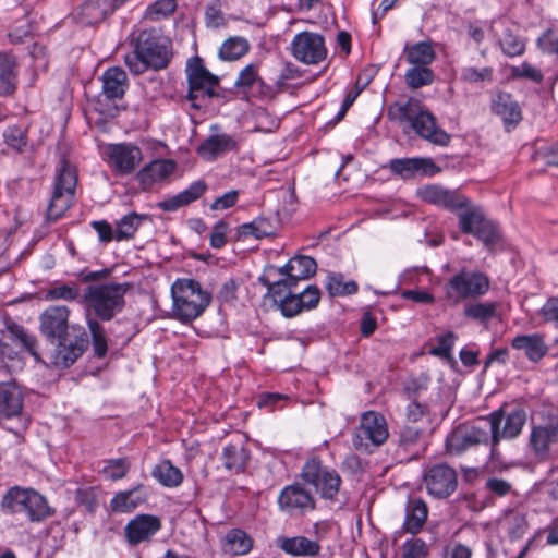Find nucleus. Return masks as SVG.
<instances>
[{
    "mask_svg": "<svg viewBox=\"0 0 558 558\" xmlns=\"http://www.w3.org/2000/svg\"><path fill=\"white\" fill-rule=\"evenodd\" d=\"M280 85L275 80L274 83L265 82L259 75L257 77L254 88L248 94L260 100H272L281 93Z\"/></svg>",
    "mask_w": 558,
    "mask_h": 558,
    "instance_id": "6e6d98bb",
    "label": "nucleus"
},
{
    "mask_svg": "<svg viewBox=\"0 0 558 558\" xmlns=\"http://www.w3.org/2000/svg\"><path fill=\"white\" fill-rule=\"evenodd\" d=\"M151 476L165 487H178L183 481L181 470L168 459L161 460L151 470Z\"/></svg>",
    "mask_w": 558,
    "mask_h": 558,
    "instance_id": "ea45409f",
    "label": "nucleus"
},
{
    "mask_svg": "<svg viewBox=\"0 0 558 558\" xmlns=\"http://www.w3.org/2000/svg\"><path fill=\"white\" fill-rule=\"evenodd\" d=\"M258 68L257 63H250L245 68H243L236 81L234 82V86L241 89L244 94H248V92L254 88L258 77Z\"/></svg>",
    "mask_w": 558,
    "mask_h": 558,
    "instance_id": "4d7b16f0",
    "label": "nucleus"
},
{
    "mask_svg": "<svg viewBox=\"0 0 558 558\" xmlns=\"http://www.w3.org/2000/svg\"><path fill=\"white\" fill-rule=\"evenodd\" d=\"M19 63L15 54L0 51V96L13 95L17 89Z\"/></svg>",
    "mask_w": 558,
    "mask_h": 558,
    "instance_id": "7c9ffc66",
    "label": "nucleus"
},
{
    "mask_svg": "<svg viewBox=\"0 0 558 558\" xmlns=\"http://www.w3.org/2000/svg\"><path fill=\"white\" fill-rule=\"evenodd\" d=\"M236 142L229 134L209 135L197 148V154L207 161L215 160L219 155L236 149Z\"/></svg>",
    "mask_w": 558,
    "mask_h": 558,
    "instance_id": "2f4dec72",
    "label": "nucleus"
},
{
    "mask_svg": "<svg viewBox=\"0 0 558 558\" xmlns=\"http://www.w3.org/2000/svg\"><path fill=\"white\" fill-rule=\"evenodd\" d=\"M23 404L24 393L16 381H0V420L19 416Z\"/></svg>",
    "mask_w": 558,
    "mask_h": 558,
    "instance_id": "a878e982",
    "label": "nucleus"
},
{
    "mask_svg": "<svg viewBox=\"0 0 558 558\" xmlns=\"http://www.w3.org/2000/svg\"><path fill=\"white\" fill-rule=\"evenodd\" d=\"M434 77V72L428 66L414 65L404 74L407 85L413 89L430 85Z\"/></svg>",
    "mask_w": 558,
    "mask_h": 558,
    "instance_id": "3c124183",
    "label": "nucleus"
},
{
    "mask_svg": "<svg viewBox=\"0 0 558 558\" xmlns=\"http://www.w3.org/2000/svg\"><path fill=\"white\" fill-rule=\"evenodd\" d=\"M389 169L393 174L399 175L403 180L416 177H433L441 171L440 167L432 158L424 157L391 159Z\"/></svg>",
    "mask_w": 558,
    "mask_h": 558,
    "instance_id": "412c9836",
    "label": "nucleus"
},
{
    "mask_svg": "<svg viewBox=\"0 0 558 558\" xmlns=\"http://www.w3.org/2000/svg\"><path fill=\"white\" fill-rule=\"evenodd\" d=\"M146 500L145 487L143 484H138L129 490L117 493L110 501V507L113 512H131Z\"/></svg>",
    "mask_w": 558,
    "mask_h": 558,
    "instance_id": "f704fd0d",
    "label": "nucleus"
},
{
    "mask_svg": "<svg viewBox=\"0 0 558 558\" xmlns=\"http://www.w3.org/2000/svg\"><path fill=\"white\" fill-rule=\"evenodd\" d=\"M0 509L4 514L24 513L29 522L39 523L56 513L45 496L33 488L10 487L1 498Z\"/></svg>",
    "mask_w": 558,
    "mask_h": 558,
    "instance_id": "0eeeda50",
    "label": "nucleus"
},
{
    "mask_svg": "<svg viewBox=\"0 0 558 558\" xmlns=\"http://www.w3.org/2000/svg\"><path fill=\"white\" fill-rule=\"evenodd\" d=\"M133 51L124 58L129 70L143 74L148 69L160 71L166 69L172 57V41L159 28H145L131 36Z\"/></svg>",
    "mask_w": 558,
    "mask_h": 558,
    "instance_id": "f03ea898",
    "label": "nucleus"
},
{
    "mask_svg": "<svg viewBox=\"0 0 558 558\" xmlns=\"http://www.w3.org/2000/svg\"><path fill=\"white\" fill-rule=\"evenodd\" d=\"M250 50V43L244 37H229L219 48L218 56L223 61H235L246 54Z\"/></svg>",
    "mask_w": 558,
    "mask_h": 558,
    "instance_id": "a18cd8bd",
    "label": "nucleus"
},
{
    "mask_svg": "<svg viewBox=\"0 0 558 558\" xmlns=\"http://www.w3.org/2000/svg\"><path fill=\"white\" fill-rule=\"evenodd\" d=\"M407 420L410 423H416L424 417H429L430 410L426 403L418 402L416 399L410 401L407 407Z\"/></svg>",
    "mask_w": 558,
    "mask_h": 558,
    "instance_id": "0e129e2a",
    "label": "nucleus"
},
{
    "mask_svg": "<svg viewBox=\"0 0 558 558\" xmlns=\"http://www.w3.org/2000/svg\"><path fill=\"white\" fill-rule=\"evenodd\" d=\"M276 545L284 554L293 557H316L322 551V545L303 535L279 536L276 538Z\"/></svg>",
    "mask_w": 558,
    "mask_h": 558,
    "instance_id": "bb28decb",
    "label": "nucleus"
},
{
    "mask_svg": "<svg viewBox=\"0 0 558 558\" xmlns=\"http://www.w3.org/2000/svg\"><path fill=\"white\" fill-rule=\"evenodd\" d=\"M428 383L429 377L424 374L418 377L409 378L404 386L409 399H416L421 391L426 390Z\"/></svg>",
    "mask_w": 558,
    "mask_h": 558,
    "instance_id": "69168bd1",
    "label": "nucleus"
},
{
    "mask_svg": "<svg viewBox=\"0 0 558 558\" xmlns=\"http://www.w3.org/2000/svg\"><path fill=\"white\" fill-rule=\"evenodd\" d=\"M291 54L305 64H318L327 57L323 35L313 32L298 33L291 41Z\"/></svg>",
    "mask_w": 558,
    "mask_h": 558,
    "instance_id": "f3484780",
    "label": "nucleus"
},
{
    "mask_svg": "<svg viewBox=\"0 0 558 558\" xmlns=\"http://www.w3.org/2000/svg\"><path fill=\"white\" fill-rule=\"evenodd\" d=\"M459 228L464 234H472L485 245H494L499 240L496 225L485 218L478 207L468 205L462 213L458 215Z\"/></svg>",
    "mask_w": 558,
    "mask_h": 558,
    "instance_id": "dca6fc26",
    "label": "nucleus"
},
{
    "mask_svg": "<svg viewBox=\"0 0 558 558\" xmlns=\"http://www.w3.org/2000/svg\"><path fill=\"white\" fill-rule=\"evenodd\" d=\"M131 283L106 282L90 284L80 300L88 316L99 322H110L125 307V294L131 289Z\"/></svg>",
    "mask_w": 558,
    "mask_h": 558,
    "instance_id": "20e7f679",
    "label": "nucleus"
},
{
    "mask_svg": "<svg viewBox=\"0 0 558 558\" xmlns=\"http://www.w3.org/2000/svg\"><path fill=\"white\" fill-rule=\"evenodd\" d=\"M221 1L214 0L208 3L205 9V21L208 27L218 28L225 25V19L221 11Z\"/></svg>",
    "mask_w": 558,
    "mask_h": 558,
    "instance_id": "e2e57ef3",
    "label": "nucleus"
},
{
    "mask_svg": "<svg viewBox=\"0 0 558 558\" xmlns=\"http://www.w3.org/2000/svg\"><path fill=\"white\" fill-rule=\"evenodd\" d=\"M458 336L453 331L436 336L437 345L429 349L428 353L433 356L450 360L452 349Z\"/></svg>",
    "mask_w": 558,
    "mask_h": 558,
    "instance_id": "5fc2aeb1",
    "label": "nucleus"
},
{
    "mask_svg": "<svg viewBox=\"0 0 558 558\" xmlns=\"http://www.w3.org/2000/svg\"><path fill=\"white\" fill-rule=\"evenodd\" d=\"M101 92L94 101V110L104 117L114 118L120 112L122 101L129 88L126 72L120 66L108 68L100 77Z\"/></svg>",
    "mask_w": 558,
    "mask_h": 558,
    "instance_id": "9d476101",
    "label": "nucleus"
},
{
    "mask_svg": "<svg viewBox=\"0 0 558 558\" xmlns=\"http://www.w3.org/2000/svg\"><path fill=\"white\" fill-rule=\"evenodd\" d=\"M110 4L106 0H86L80 9L82 23L94 25L110 15Z\"/></svg>",
    "mask_w": 558,
    "mask_h": 558,
    "instance_id": "a19ab883",
    "label": "nucleus"
},
{
    "mask_svg": "<svg viewBox=\"0 0 558 558\" xmlns=\"http://www.w3.org/2000/svg\"><path fill=\"white\" fill-rule=\"evenodd\" d=\"M510 73L512 78H526L536 84L542 83L544 80L542 71L527 62H523L518 66H511Z\"/></svg>",
    "mask_w": 558,
    "mask_h": 558,
    "instance_id": "052dcab7",
    "label": "nucleus"
},
{
    "mask_svg": "<svg viewBox=\"0 0 558 558\" xmlns=\"http://www.w3.org/2000/svg\"><path fill=\"white\" fill-rule=\"evenodd\" d=\"M490 289L487 274L478 269L462 267L444 284L445 300L449 305H458L468 300H478Z\"/></svg>",
    "mask_w": 558,
    "mask_h": 558,
    "instance_id": "6e6552de",
    "label": "nucleus"
},
{
    "mask_svg": "<svg viewBox=\"0 0 558 558\" xmlns=\"http://www.w3.org/2000/svg\"><path fill=\"white\" fill-rule=\"evenodd\" d=\"M208 185L204 180L194 181L187 189L177 195L165 198L157 204V207L163 211H175L181 207L187 206L199 199L207 191Z\"/></svg>",
    "mask_w": 558,
    "mask_h": 558,
    "instance_id": "c756f323",
    "label": "nucleus"
},
{
    "mask_svg": "<svg viewBox=\"0 0 558 558\" xmlns=\"http://www.w3.org/2000/svg\"><path fill=\"white\" fill-rule=\"evenodd\" d=\"M538 47L546 53L558 54V35L551 29L546 31L538 39Z\"/></svg>",
    "mask_w": 558,
    "mask_h": 558,
    "instance_id": "774afa93",
    "label": "nucleus"
},
{
    "mask_svg": "<svg viewBox=\"0 0 558 558\" xmlns=\"http://www.w3.org/2000/svg\"><path fill=\"white\" fill-rule=\"evenodd\" d=\"M487 421L489 422L493 440L497 444L502 439H514L521 434L526 422V412L521 407H514L509 411L500 408L489 413Z\"/></svg>",
    "mask_w": 558,
    "mask_h": 558,
    "instance_id": "2eb2a0df",
    "label": "nucleus"
},
{
    "mask_svg": "<svg viewBox=\"0 0 558 558\" xmlns=\"http://www.w3.org/2000/svg\"><path fill=\"white\" fill-rule=\"evenodd\" d=\"M220 458L226 470L233 474H242L251 460V452L244 446L228 444L222 448Z\"/></svg>",
    "mask_w": 558,
    "mask_h": 558,
    "instance_id": "c9c22d12",
    "label": "nucleus"
},
{
    "mask_svg": "<svg viewBox=\"0 0 558 558\" xmlns=\"http://www.w3.org/2000/svg\"><path fill=\"white\" fill-rule=\"evenodd\" d=\"M387 116L390 121L400 124L404 133L411 130L423 140L442 147L450 143L451 136L437 125L434 114L416 98L389 105Z\"/></svg>",
    "mask_w": 558,
    "mask_h": 558,
    "instance_id": "7ed1b4c3",
    "label": "nucleus"
},
{
    "mask_svg": "<svg viewBox=\"0 0 558 558\" xmlns=\"http://www.w3.org/2000/svg\"><path fill=\"white\" fill-rule=\"evenodd\" d=\"M229 229V225L225 220H219L215 223L211 234H210V246L213 248H221L227 243V231Z\"/></svg>",
    "mask_w": 558,
    "mask_h": 558,
    "instance_id": "338daca9",
    "label": "nucleus"
},
{
    "mask_svg": "<svg viewBox=\"0 0 558 558\" xmlns=\"http://www.w3.org/2000/svg\"><path fill=\"white\" fill-rule=\"evenodd\" d=\"M389 436L387 421L380 413L368 411L362 414L360 425L352 436L356 450L368 451L369 446L383 445Z\"/></svg>",
    "mask_w": 558,
    "mask_h": 558,
    "instance_id": "4468645a",
    "label": "nucleus"
},
{
    "mask_svg": "<svg viewBox=\"0 0 558 558\" xmlns=\"http://www.w3.org/2000/svg\"><path fill=\"white\" fill-rule=\"evenodd\" d=\"M428 515L426 502L421 498H409L402 529L405 533L417 534L423 529Z\"/></svg>",
    "mask_w": 558,
    "mask_h": 558,
    "instance_id": "72a5a7b5",
    "label": "nucleus"
},
{
    "mask_svg": "<svg viewBox=\"0 0 558 558\" xmlns=\"http://www.w3.org/2000/svg\"><path fill=\"white\" fill-rule=\"evenodd\" d=\"M185 72L189 83L186 99L193 108L201 109L207 105V100L218 96L214 88L219 84V78L205 68L201 57L187 59Z\"/></svg>",
    "mask_w": 558,
    "mask_h": 558,
    "instance_id": "9b49d317",
    "label": "nucleus"
},
{
    "mask_svg": "<svg viewBox=\"0 0 558 558\" xmlns=\"http://www.w3.org/2000/svg\"><path fill=\"white\" fill-rule=\"evenodd\" d=\"M405 59L410 64L418 66L429 65L436 58L430 41H420L412 46H405Z\"/></svg>",
    "mask_w": 558,
    "mask_h": 558,
    "instance_id": "37998d69",
    "label": "nucleus"
},
{
    "mask_svg": "<svg viewBox=\"0 0 558 558\" xmlns=\"http://www.w3.org/2000/svg\"><path fill=\"white\" fill-rule=\"evenodd\" d=\"M492 111L500 117L506 131L513 130L522 120V111L510 93L498 92L492 100Z\"/></svg>",
    "mask_w": 558,
    "mask_h": 558,
    "instance_id": "393cba45",
    "label": "nucleus"
},
{
    "mask_svg": "<svg viewBox=\"0 0 558 558\" xmlns=\"http://www.w3.org/2000/svg\"><path fill=\"white\" fill-rule=\"evenodd\" d=\"M498 44L504 54L509 58L522 56L525 51V39L510 27L504 29Z\"/></svg>",
    "mask_w": 558,
    "mask_h": 558,
    "instance_id": "49530a36",
    "label": "nucleus"
},
{
    "mask_svg": "<svg viewBox=\"0 0 558 558\" xmlns=\"http://www.w3.org/2000/svg\"><path fill=\"white\" fill-rule=\"evenodd\" d=\"M87 326L92 337V345L95 356L102 359L106 356L108 351V342L104 326L96 318L88 316Z\"/></svg>",
    "mask_w": 558,
    "mask_h": 558,
    "instance_id": "de8ad7c7",
    "label": "nucleus"
},
{
    "mask_svg": "<svg viewBox=\"0 0 558 558\" xmlns=\"http://www.w3.org/2000/svg\"><path fill=\"white\" fill-rule=\"evenodd\" d=\"M3 140L8 147L16 153H24L28 147L27 130L21 125H9L3 131Z\"/></svg>",
    "mask_w": 558,
    "mask_h": 558,
    "instance_id": "8fccbe9b",
    "label": "nucleus"
},
{
    "mask_svg": "<svg viewBox=\"0 0 558 558\" xmlns=\"http://www.w3.org/2000/svg\"><path fill=\"white\" fill-rule=\"evenodd\" d=\"M5 326L10 335V339L13 341H19L23 347H25L29 351V353L33 356H35L36 360H38L39 356L35 350L36 340L29 337L24 331V328L21 325L16 324L11 319L5 322Z\"/></svg>",
    "mask_w": 558,
    "mask_h": 558,
    "instance_id": "603ef678",
    "label": "nucleus"
},
{
    "mask_svg": "<svg viewBox=\"0 0 558 558\" xmlns=\"http://www.w3.org/2000/svg\"><path fill=\"white\" fill-rule=\"evenodd\" d=\"M511 345L515 350H522L525 356L536 363L541 361L548 352V347L538 333L520 335L512 339Z\"/></svg>",
    "mask_w": 558,
    "mask_h": 558,
    "instance_id": "e433bc0d",
    "label": "nucleus"
},
{
    "mask_svg": "<svg viewBox=\"0 0 558 558\" xmlns=\"http://www.w3.org/2000/svg\"><path fill=\"white\" fill-rule=\"evenodd\" d=\"M107 155L119 174L133 172L143 158L142 150L137 146L126 143L110 144L107 147Z\"/></svg>",
    "mask_w": 558,
    "mask_h": 558,
    "instance_id": "b1692460",
    "label": "nucleus"
},
{
    "mask_svg": "<svg viewBox=\"0 0 558 558\" xmlns=\"http://www.w3.org/2000/svg\"><path fill=\"white\" fill-rule=\"evenodd\" d=\"M465 304L463 315L465 318L476 322L480 325L486 326L492 319L497 317L498 302H480L473 300Z\"/></svg>",
    "mask_w": 558,
    "mask_h": 558,
    "instance_id": "4c0bfd02",
    "label": "nucleus"
},
{
    "mask_svg": "<svg viewBox=\"0 0 558 558\" xmlns=\"http://www.w3.org/2000/svg\"><path fill=\"white\" fill-rule=\"evenodd\" d=\"M417 194L422 201L442 207L452 213L466 208L470 202L457 190H448L436 184H429L421 187Z\"/></svg>",
    "mask_w": 558,
    "mask_h": 558,
    "instance_id": "6ab92c4d",
    "label": "nucleus"
},
{
    "mask_svg": "<svg viewBox=\"0 0 558 558\" xmlns=\"http://www.w3.org/2000/svg\"><path fill=\"white\" fill-rule=\"evenodd\" d=\"M344 277L340 272L329 274L327 277L326 289L331 296L351 295L357 292V283L354 280L344 282Z\"/></svg>",
    "mask_w": 558,
    "mask_h": 558,
    "instance_id": "09e8293b",
    "label": "nucleus"
},
{
    "mask_svg": "<svg viewBox=\"0 0 558 558\" xmlns=\"http://www.w3.org/2000/svg\"><path fill=\"white\" fill-rule=\"evenodd\" d=\"M47 298L50 300L74 301L80 298L77 284H60L48 290Z\"/></svg>",
    "mask_w": 558,
    "mask_h": 558,
    "instance_id": "680f3d73",
    "label": "nucleus"
},
{
    "mask_svg": "<svg viewBox=\"0 0 558 558\" xmlns=\"http://www.w3.org/2000/svg\"><path fill=\"white\" fill-rule=\"evenodd\" d=\"M172 314L187 324L199 317L211 302V294L193 278H178L171 286Z\"/></svg>",
    "mask_w": 558,
    "mask_h": 558,
    "instance_id": "39448f33",
    "label": "nucleus"
},
{
    "mask_svg": "<svg viewBox=\"0 0 558 558\" xmlns=\"http://www.w3.org/2000/svg\"><path fill=\"white\" fill-rule=\"evenodd\" d=\"M148 216L145 214H137L135 211L129 213L116 222L114 240L120 242L132 239L138 227L143 221L147 220Z\"/></svg>",
    "mask_w": 558,
    "mask_h": 558,
    "instance_id": "79ce46f5",
    "label": "nucleus"
},
{
    "mask_svg": "<svg viewBox=\"0 0 558 558\" xmlns=\"http://www.w3.org/2000/svg\"><path fill=\"white\" fill-rule=\"evenodd\" d=\"M301 476L304 482L315 487L322 498L336 499L341 485V477L337 471L324 468L319 458L308 459L302 468Z\"/></svg>",
    "mask_w": 558,
    "mask_h": 558,
    "instance_id": "ddd939ff",
    "label": "nucleus"
},
{
    "mask_svg": "<svg viewBox=\"0 0 558 558\" xmlns=\"http://www.w3.org/2000/svg\"><path fill=\"white\" fill-rule=\"evenodd\" d=\"M70 310L64 305H51L39 317V330L47 343L46 355L56 367L72 366L88 348L84 327L69 324Z\"/></svg>",
    "mask_w": 558,
    "mask_h": 558,
    "instance_id": "f257e3e1",
    "label": "nucleus"
},
{
    "mask_svg": "<svg viewBox=\"0 0 558 558\" xmlns=\"http://www.w3.org/2000/svg\"><path fill=\"white\" fill-rule=\"evenodd\" d=\"M275 233V227L271 219L265 217H257L253 221L243 223L239 227V238L254 236L255 239H263Z\"/></svg>",
    "mask_w": 558,
    "mask_h": 558,
    "instance_id": "c03bdc74",
    "label": "nucleus"
},
{
    "mask_svg": "<svg viewBox=\"0 0 558 558\" xmlns=\"http://www.w3.org/2000/svg\"><path fill=\"white\" fill-rule=\"evenodd\" d=\"M130 470V463L123 459H110L106 461L102 473L106 477L117 481L123 478Z\"/></svg>",
    "mask_w": 558,
    "mask_h": 558,
    "instance_id": "bf43d9fd",
    "label": "nucleus"
},
{
    "mask_svg": "<svg viewBox=\"0 0 558 558\" xmlns=\"http://www.w3.org/2000/svg\"><path fill=\"white\" fill-rule=\"evenodd\" d=\"M424 429L412 424L403 425L398 434L397 440V454H408L403 457L404 460L417 459L421 451L424 449L422 438Z\"/></svg>",
    "mask_w": 558,
    "mask_h": 558,
    "instance_id": "cd10ccee",
    "label": "nucleus"
},
{
    "mask_svg": "<svg viewBox=\"0 0 558 558\" xmlns=\"http://www.w3.org/2000/svg\"><path fill=\"white\" fill-rule=\"evenodd\" d=\"M177 10V0H156L147 7L145 17L151 21H160L169 17Z\"/></svg>",
    "mask_w": 558,
    "mask_h": 558,
    "instance_id": "864d4df0",
    "label": "nucleus"
},
{
    "mask_svg": "<svg viewBox=\"0 0 558 558\" xmlns=\"http://www.w3.org/2000/svg\"><path fill=\"white\" fill-rule=\"evenodd\" d=\"M461 78L464 82L475 84L480 82H492L494 80V69L492 66H485L476 69L474 66L463 68L461 71Z\"/></svg>",
    "mask_w": 558,
    "mask_h": 558,
    "instance_id": "13d9d810",
    "label": "nucleus"
},
{
    "mask_svg": "<svg viewBox=\"0 0 558 558\" xmlns=\"http://www.w3.org/2000/svg\"><path fill=\"white\" fill-rule=\"evenodd\" d=\"M175 169V163L169 159H156L141 169L136 179L143 189H148L156 182L162 181Z\"/></svg>",
    "mask_w": 558,
    "mask_h": 558,
    "instance_id": "473e14b6",
    "label": "nucleus"
},
{
    "mask_svg": "<svg viewBox=\"0 0 558 558\" xmlns=\"http://www.w3.org/2000/svg\"><path fill=\"white\" fill-rule=\"evenodd\" d=\"M76 184L77 173L75 167L66 158H61L56 171L52 194L47 206L46 220L48 222H54L60 219L72 206Z\"/></svg>",
    "mask_w": 558,
    "mask_h": 558,
    "instance_id": "1a4fd4ad",
    "label": "nucleus"
},
{
    "mask_svg": "<svg viewBox=\"0 0 558 558\" xmlns=\"http://www.w3.org/2000/svg\"><path fill=\"white\" fill-rule=\"evenodd\" d=\"M258 281L267 288V295L287 318L315 308L320 300V291L316 286L311 284L302 291H296L295 288H287L283 282H271L267 276H260Z\"/></svg>",
    "mask_w": 558,
    "mask_h": 558,
    "instance_id": "423d86ee",
    "label": "nucleus"
},
{
    "mask_svg": "<svg viewBox=\"0 0 558 558\" xmlns=\"http://www.w3.org/2000/svg\"><path fill=\"white\" fill-rule=\"evenodd\" d=\"M556 442H558V429L554 421L532 427L529 446L537 458L547 457L550 445Z\"/></svg>",
    "mask_w": 558,
    "mask_h": 558,
    "instance_id": "c85d7f7f",
    "label": "nucleus"
},
{
    "mask_svg": "<svg viewBox=\"0 0 558 558\" xmlns=\"http://www.w3.org/2000/svg\"><path fill=\"white\" fill-rule=\"evenodd\" d=\"M161 529V521L153 514H137L124 527L125 538L132 546L149 542Z\"/></svg>",
    "mask_w": 558,
    "mask_h": 558,
    "instance_id": "5701e85b",
    "label": "nucleus"
},
{
    "mask_svg": "<svg viewBox=\"0 0 558 558\" xmlns=\"http://www.w3.org/2000/svg\"><path fill=\"white\" fill-rule=\"evenodd\" d=\"M424 484L429 495L444 499L457 489V473L446 463L434 464L425 472Z\"/></svg>",
    "mask_w": 558,
    "mask_h": 558,
    "instance_id": "a211bd4d",
    "label": "nucleus"
},
{
    "mask_svg": "<svg viewBox=\"0 0 558 558\" xmlns=\"http://www.w3.org/2000/svg\"><path fill=\"white\" fill-rule=\"evenodd\" d=\"M278 505L281 511L290 515L302 514L316 507L311 492L300 484L286 486L278 496Z\"/></svg>",
    "mask_w": 558,
    "mask_h": 558,
    "instance_id": "aec40b11",
    "label": "nucleus"
},
{
    "mask_svg": "<svg viewBox=\"0 0 558 558\" xmlns=\"http://www.w3.org/2000/svg\"><path fill=\"white\" fill-rule=\"evenodd\" d=\"M252 547V537L241 529L230 530L223 538L222 548L225 553L240 556L251 551Z\"/></svg>",
    "mask_w": 558,
    "mask_h": 558,
    "instance_id": "58836bf2",
    "label": "nucleus"
},
{
    "mask_svg": "<svg viewBox=\"0 0 558 558\" xmlns=\"http://www.w3.org/2000/svg\"><path fill=\"white\" fill-rule=\"evenodd\" d=\"M489 440V433L478 426L470 428H456L446 438L447 451L451 454H460L470 447L485 444Z\"/></svg>",
    "mask_w": 558,
    "mask_h": 558,
    "instance_id": "4be33fe9",
    "label": "nucleus"
},
{
    "mask_svg": "<svg viewBox=\"0 0 558 558\" xmlns=\"http://www.w3.org/2000/svg\"><path fill=\"white\" fill-rule=\"evenodd\" d=\"M316 269L317 264L313 257L296 255L282 267L268 266L262 276L269 277L271 282H283L287 288H296L299 281L313 277Z\"/></svg>",
    "mask_w": 558,
    "mask_h": 558,
    "instance_id": "f8f14e48",
    "label": "nucleus"
}]
</instances>
